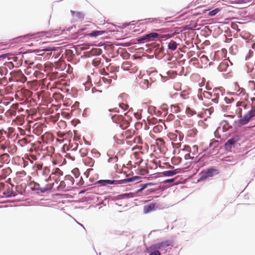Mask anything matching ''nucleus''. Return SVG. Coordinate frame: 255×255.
Instances as JSON below:
<instances>
[{
    "label": "nucleus",
    "mask_w": 255,
    "mask_h": 255,
    "mask_svg": "<svg viewBox=\"0 0 255 255\" xmlns=\"http://www.w3.org/2000/svg\"><path fill=\"white\" fill-rule=\"evenodd\" d=\"M252 109L255 111V106L252 108Z\"/></svg>",
    "instance_id": "64"
},
{
    "label": "nucleus",
    "mask_w": 255,
    "mask_h": 255,
    "mask_svg": "<svg viewBox=\"0 0 255 255\" xmlns=\"http://www.w3.org/2000/svg\"><path fill=\"white\" fill-rule=\"evenodd\" d=\"M155 210V204L150 203L146 205H145L143 207V212L145 214H147L152 211Z\"/></svg>",
    "instance_id": "10"
},
{
    "label": "nucleus",
    "mask_w": 255,
    "mask_h": 255,
    "mask_svg": "<svg viewBox=\"0 0 255 255\" xmlns=\"http://www.w3.org/2000/svg\"><path fill=\"white\" fill-rule=\"evenodd\" d=\"M155 251L152 252L149 255H161L160 252L157 250H154Z\"/></svg>",
    "instance_id": "47"
},
{
    "label": "nucleus",
    "mask_w": 255,
    "mask_h": 255,
    "mask_svg": "<svg viewBox=\"0 0 255 255\" xmlns=\"http://www.w3.org/2000/svg\"><path fill=\"white\" fill-rule=\"evenodd\" d=\"M159 34L157 33L151 32L146 35V37L147 38V40L150 41L158 38Z\"/></svg>",
    "instance_id": "13"
},
{
    "label": "nucleus",
    "mask_w": 255,
    "mask_h": 255,
    "mask_svg": "<svg viewBox=\"0 0 255 255\" xmlns=\"http://www.w3.org/2000/svg\"><path fill=\"white\" fill-rule=\"evenodd\" d=\"M135 130L133 129H129L122 133L123 136H125L127 138H130L132 135L134 134Z\"/></svg>",
    "instance_id": "12"
},
{
    "label": "nucleus",
    "mask_w": 255,
    "mask_h": 255,
    "mask_svg": "<svg viewBox=\"0 0 255 255\" xmlns=\"http://www.w3.org/2000/svg\"><path fill=\"white\" fill-rule=\"evenodd\" d=\"M123 117L122 115H115L112 117V119L114 122L120 123L121 121L123 120Z\"/></svg>",
    "instance_id": "18"
},
{
    "label": "nucleus",
    "mask_w": 255,
    "mask_h": 255,
    "mask_svg": "<svg viewBox=\"0 0 255 255\" xmlns=\"http://www.w3.org/2000/svg\"><path fill=\"white\" fill-rule=\"evenodd\" d=\"M137 41L139 43H144L145 42L148 41L147 40V38L146 37V35L144 36H142L138 38L137 39Z\"/></svg>",
    "instance_id": "29"
},
{
    "label": "nucleus",
    "mask_w": 255,
    "mask_h": 255,
    "mask_svg": "<svg viewBox=\"0 0 255 255\" xmlns=\"http://www.w3.org/2000/svg\"><path fill=\"white\" fill-rule=\"evenodd\" d=\"M105 32V31H93L89 34V36L90 37H96L97 36L103 34Z\"/></svg>",
    "instance_id": "22"
},
{
    "label": "nucleus",
    "mask_w": 255,
    "mask_h": 255,
    "mask_svg": "<svg viewBox=\"0 0 255 255\" xmlns=\"http://www.w3.org/2000/svg\"><path fill=\"white\" fill-rule=\"evenodd\" d=\"M42 50L44 51H52L54 50V47L46 48L43 49Z\"/></svg>",
    "instance_id": "48"
},
{
    "label": "nucleus",
    "mask_w": 255,
    "mask_h": 255,
    "mask_svg": "<svg viewBox=\"0 0 255 255\" xmlns=\"http://www.w3.org/2000/svg\"><path fill=\"white\" fill-rule=\"evenodd\" d=\"M4 57V55H0V58Z\"/></svg>",
    "instance_id": "61"
},
{
    "label": "nucleus",
    "mask_w": 255,
    "mask_h": 255,
    "mask_svg": "<svg viewBox=\"0 0 255 255\" xmlns=\"http://www.w3.org/2000/svg\"><path fill=\"white\" fill-rule=\"evenodd\" d=\"M220 95V93L215 94L214 93V98L212 99V101L215 103H218Z\"/></svg>",
    "instance_id": "32"
},
{
    "label": "nucleus",
    "mask_w": 255,
    "mask_h": 255,
    "mask_svg": "<svg viewBox=\"0 0 255 255\" xmlns=\"http://www.w3.org/2000/svg\"><path fill=\"white\" fill-rule=\"evenodd\" d=\"M190 152H191V151H190ZM184 157L186 160H188L189 159H191L193 160L194 159V156H192V154H191V153L185 154Z\"/></svg>",
    "instance_id": "36"
},
{
    "label": "nucleus",
    "mask_w": 255,
    "mask_h": 255,
    "mask_svg": "<svg viewBox=\"0 0 255 255\" xmlns=\"http://www.w3.org/2000/svg\"><path fill=\"white\" fill-rule=\"evenodd\" d=\"M85 163L87 164L90 166H92L94 164V160L91 158H87L85 159Z\"/></svg>",
    "instance_id": "27"
},
{
    "label": "nucleus",
    "mask_w": 255,
    "mask_h": 255,
    "mask_svg": "<svg viewBox=\"0 0 255 255\" xmlns=\"http://www.w3.org/2000/svg\"><path fill=\"white\" fill-rule=\"evenodd\" d=\"M208 149H209V153L211 155H215L218 153L219 147V141L213 139L210 142Z\"/></svg>",
    "instance_id": "5"
},
{
    "label": "nucleus",
    "mask_w": 255,
    "mask_h": 255,
    "mask_svg": "<svg viewBox=\"0 0 255 255\" xmlns=\"http://www.w3.org/2000/svg\"><path fill=\"white\" fill-rule=\"evenodd\" d=\"M55 196H61V194H55Z\"/></svg>",
    "instance_id": "60"
},
{
    "label": "nucleus",
    "mask_w": 255,
    "mask_h": 255,
    "mask_svg": "<svg viewBox=\"0 0 255 255\" xmlns=\"http://www.w3.org/2000/svg\"><path fill=\"white\" fill-rule=\"evenodd\" d=\"M172 110L174 113H178L180 111V108L178 106H171Z\"/></svg>",
    "instance_id": "37"
},
{
    "label": "nucleus",
    "mask_w": 255,
    "mask_h": 255,
    "mask_svg": "<svg viewBox=\"0 0 255 255\" xmlns=\"http://www.w3.org/2000/svg\"><path fill=\"white\" fill-rule=\"evenodd\" d=\"M224 100L225 101V102L227 104H230L233 101V99L232 98L230 99L227 97H225L224 98Z\"/></svg>",
    "instance_id": "44"
},
{
    "label": "nucleus",
    "mask_w": 255,
    "mask_h": 255,
    "mask_svg": "<svg viewBox=\"0 0 255 255\" xmlns=\"http://www.w3.org/2000/svg\"><path fill=\"white\" fill-rule=\"evenodd\" d=\"M193 152H191L192 156L196 155L198 153V146L197 145H194L192 147Z\"/></svg>",
    "instance_id": "35"
},
{
    "label": "nucleus",
    "mask_w": 255,
    "mask_h": 255,
    "mask_svg": "<svg viewBox=\"0 0 255 255\" xmlns=\"http://www.w3.org/2000/svg\"><path fill=\"white\" fill-rule=\"evenodd\" d=\"M171 242L169 241H165L161 243L153 245L149 248V250L153 251L154 250H165L166 248L170 246Z\"/></svg>",
    "instance_id": "4"
},
{
    "label": "nucleus",
    "mask_w": 255,
    "mask_h": 255,
    "mask_svg": "<svg viewBox=\"0 0 255 255\" xmlns=\"http://www.w3.org/2000/svg\"><path fill=\"white\" fill-rule=\"evenodd\" d=\"M134 193H131L128 194H125L123 196L127 198L132 197L133 196Z\"/></svg>",
    "instance_id": "46"
},
{
    "label": "nucleus",
    "mask_w": 255,
    "mask_h": 255,
    "mask_svg": "<svg viewBox=\"0 0 255 255\" xmlns=\"http://www.w3.org/2000/svg\"><path fill=\"white\" fill-rule=\"evenodd\" d=\"M197 131V129H194H194H193V132L195 134H196V133Z\"/></svg>",
    "instance_id": "58"
},
{
    "label": "nucleus",
    "mask_w": 255,
    "mask_h": 255,
    "mask_svg": "<svg viewBox=\"0 0 255 255\" xmlns=\"http://www.w3.org/2000/svg\"><path fill=\"white\" fill-rule=\"evenodd\" d=\"M229 63H231V64L232 65L231 62L229 61H224L222 62L219 65L218 67V70L221 72L227 71V69L229 67Z\"/></svg>",
    "instance_id": "8"
},
{
    "label": "nucleus",
    "mask_w": 255,
    "mask_h": 255,
    "mask_svg": "<svg viewBox=\"0 0 255 255\" xmlns=\"http://www.w3.org/2000/svg\"><path fill=\"white\" fill-rule=\"evenodd\" d=\"M255 117V111L252 109L246 113L243 117L241 116V118L239 120L238 123L241 125H245Z\"/></svg>",
    "instance_id": "3"
},
{
    "label": "nucleus",
    "mask_w": 255,
    "mask_h": 255,
    "mask_svg": "<svg viewBox=\"0 0 255 255\" xmlns=\"http://www.w3.org/2000/svg\"><path fill=\"white\" fill-rule=\"evenodd\" d=\"M146 191H150V192L155 191V189H148Z\"/></svg>",
    "instance_id": "55"
},
{
    "label": "nucleus",
    "mask_w": 255,
    "mask_h": 255,
    "mask_svg": "<svg viewBox=\"0 0 255 255\" xmlns=\"http://www.w3.org/2000/svg\"><path fill=\"white\" fill-rule=\"evenodd\" d=\"M72 15L75 17L77 20L82 21L84 18V14L80 11H75L74 10H71Z\"/></svg>",
    "instance_id": "9"
},
{
    "label": "nucleus",
    "mask_w": 255,
    "mask_h": 255,
    "mask_svg": "<svg viewBox=\"0 0 255 255\" xmlns=\"http://www.w3.org/2000/svg\"><path fill=\"white\" fill-rule=\"evenodd\" d=\"M152 185L151 183H146V184H141L140 185V188L136 190V191H142L143 190L145 189L148 186Z\"/></svg>",
    "instance_id": "25"
},
{
    "label": "nucleus",
    "mask_w": 255,
    "mask_h": 255,
    "mask_svg": "<svg viewBox=\"0 0 255 255\" xmlns=\"http://www.w3.org/2000/svg\"><path fill=\"white\" fill-rule=\"evenodd\" d=\"M145 21H148V22L152 23H161L163 22V20H160L158 18H146L144 19Z\"/></svg>",
    "instance_id": "17"
},
{
    "label": "nucleus",
    "mask_w": 255,
    "mask_h": 255,
    "mask_svg": "<svg viewBox=\"0 0 255 255\" xmlns=\"http://www.w3.org/2000/svg\"><path fill=\"white\" fill-rule=\"evenodd\" d=\"M222 125V129L223 131L229 130L230 128H232V126L230 125L227 121H223L221 123Z\"/></svg>",
    "instance_id": "14"
},
{
    "label": "nucleus",
    "mask_w": 255,
    "mask_h": 255,
    "mask_svg": "<svg viewBox=\"0 0 255 255\" xmlns=\"http://www.w3.org/2000/svg\"><path fill=\"white\" fill-rule=\"evenodd\" d=\"M103 64L102 63V59L100 58H95L92 61V64L95 67H101Z\"/></svg>",
    "instance_id": "15"
},
{
    "label": "nucleus",
    "mask_w": 255,
    "mask_h": 255,
    "mask_svg": "<svg viewBox=\"0 0 255 255\" xmlns=\"http://www.w3.org/2000/svg\"><path fill=\"white\" fill-rule=\"evenodd\" d=\"M113 111H115L116 112H119V111H117L116 109H112V110H109V111H110V112H112Z\"/></svg>",
    "instance_id": "57"
},
{
    "label": "nucleus",
    "mask_w": 255,
    "mask_h": 255,
    "mask_svg": "<svg viewBox=\"0 0 255 255\" xmlns=\"http://www.w3.org/2000/svg\"><path fill=\"white\" fill-rule=\"evenodd\" d=\"M65 186H66L65 182L64 181H62L60 182V184H59L58 187L59 188L63 189V188H65Z\"/></svg>",
    "instance_id": "42"
},
{
    "label": "nucleus",
    "mask_w": 255,
    "mask_h": 255,
    "mask_svg": "<svg viewBox=\"0 0 255 255\" xmlns=\"http://www.w3.org/2000/svg\"><path fill=\"white\" fill-rule=\"evenodd\" d=\"M135 22V21H132L131 22V25H130V26H133V27H134V25L135 24L134 23V22Z\"/></svg>",
    "instance_id": "56"
},
{
    "label": "nucleus",
    "mask_w": 255,
    "mask_h": 255,
    "mask_svg": "<svg viewBox=\"0 0 255 255\" xmlns=\"http://www.w3.org/2000/svg\"><path fill=\"white\" fill-rule=\"evenodd\" d=\"M131 25V22H128V23H127V22H125V23H123L122 26H121V28L122 29H124L125 28H126L128 26H129Z\"/></svg>",
    "instance_id": "41"
},
{
    "label": "nucleus",
    "mask_w": 255,
    "mask_h": 255,
    "mask_svg": "<svg viewBox=\"0 0 255 255\" xmlns=\"http://www.w3.org/2000/svg\"><path fill=\"white\" fill-rule=\"evenodd\" d=\"M118 157L117 156H114V157H110L109 159H108V162H112L113 161H117L118 160Z\"/></svg>",
    "instance_id": "39"
},
{
    "label": "nucleus",
    "mask_w": 255,
    "mask_h": 255,
    "mask_svg": "<svg viewBox=\"0 0 255 255\" xmlns=\"http://www.w3.org/2000/svg\"><path fill=\"white\" fill-rule=\"evenodd\" d=\"M204 96H206V97H208V96H209L211 97H214V92H206L204 94Z\"/></svg>",
    "instance_id": "45"
},
{
    "label": "nucleus",
    "mask_w": 255,
    "mask_h": 255,
    "mask_svg": "<svg viewBox=\"0 0 255 255\" xmlns=\"http://www.w3.org/2000/svg\"><path fill=\"white\" fill-rule=\"evenodd\" d=\"M11 169L9 167H7V168L3 170V173L5 174H9L11 172Z\"/></svg>",
    "instance_id": "43"
},
{
    "label": "nucleus",
    "mask_w": 255,
    "mask_h": 255,
    "mask_svg": "<svg viewBox=\"0 0 255 255\" xmlns=\"http://www.w3.org/2000/svg\"><path fill=\"white\" fill-rule=\"evenodd\" d=\"M79 152L81 154V156L82 157H84L87 155L88 151L87 148H82L80 149Z\"/></svg>",
    "instance_id": "26"
},
{
    "label": "nucleus",
    "mask_w": 255,
    "mask_h": 255,
    "mask_svg": "<svg viewBox=\"0 0 255 255\" xmlns=\"http://www.w3.org/2000/svg\"><path fill=\"white\" fill-rule=\"evenodd\" d=\"M51 33H52V34H52V35H56V33H57V30H54V31H52L51 32Z\"/></svg>",
    "instance_id": "54"
},
{
    "label": "nucleus",
    "mask_w": 255,
    "mask_h": 255,
    "mask_svg": "<svg viewBox=\"0 0 255 255\" xmlns=\"http://www.w3.org/2000/svg\"><path fill=\"white\" fill-rule=\"evenodd\" d=\"M33 36V34H27L24 36L25 37L30 38V37H32Z\"/></svg>",
    "instance_id": "53"
},
{
    "label": "nucleus",
    "mask_w": 255,
    "mask_h": 255,
    "mask_svg": "<svg viewBox=\"0 0 255 255\" xmlns=\"http://www.w3.org/2000/svg\"><path fill=\"white\" fill-rule=\"evenodd\" d=\"M242 92H244V93H245V90L244 89H242L241 93H242Z\"/></svg>",
    "instance_id": "62"
},
{
    "label": "nucleus",
    "mask_w": 255,
    "mask_h": 255,
    "mask_svg": "<svg viewBox=\"0 0 255 255\" xmlns=\"http://www.w3.org/2000/svg\"><path fill=\"white\" fill-rule=\"evenodd\" d=\"M177 45L178 44L175 41L171 40L168 44V48L170 50H175L177 48Z\"/></svg>",
    "instance_id": "19"
},
{
    "label": "nucleus",
    "mask_w": 255,
    "mask_h": 255,
    "mask_svg": "<svg viewBox=\"0 0 255 255\" xmlns=\"http://www.w3.org/2000/svg\"><path fill=\"white\" fill-rule=\"evenodd\" d=\"M38 169H41L42 168V166L41 165H38Z\"/></svg>",
    "instance_id": "59"
},
{
    "label": "nucleus",
    "mask_w": 255,
    "mask_h": 255,
    "mask_svg": "<svg viewBox=\"0 0 255 255\" xmlns=\"http://www.w3.org/2000/svg\"><path fill=\"white\" fill-rule=\"evenodd\" d=\"M140 87L143 89H146L149 87V83L147 80H143L140 83Z\"/></svg>",
    "instance_id": "23"
},
{
    "label": "nucleus",
    "mask_w": 255,
    "mask_h": 255,
    "mask_svg": "<svg viewBox=\"0 0 255 255\" xmlns=\"http://www.w3.org/2000/svg\"><path fill=\"white\" fill-rule=\"evenodd\" d=\"M223 88L222 87L220 88H216L214 89L213 92L215 93V94L220 93V95H223V93L222 91Z\"/></svg>",
    "instance_id": "31"
},
{
    "label": "nucleus",
    "mask_w": 255,
    "mask_h": 255,
    "mask_svg": "<svg viewBox=\"0 0 255 255\" xmlns=\"http://www.w3.org/2000/svg\"><path fill=\"white\" fill-rule=\"evenodd\" d=\"M249 83L250 85H252L253 86L255 85V82L254 81H250Z\"/></svg>",
    "instance_id": "52"
},
{
    "label": "nucleus",
    "mask_w": 255,
    "mask_h": 255,
    "mask_svg": "<svg viewBox=\"0 0 255 255\" xmlns=\"http://www.w3.org/2000/svg\"><path fill=\"white\" fill-rule=\"evenodd\" d=\"M0 193H2V195H0V198L9 197L16 195V192H0Z\"/></svg>",
    "instance_id": "21"
},
{
    "label": "nucleus",
    "mask_w": 255,
    "mask_h": 255,
    "mask_svg": "<svg viewBox=\"0 0 255 255\" xmlns=\"http://www.w3.org/2000/svg\"><path fill=\"white\" fill-rule=\"evenodd\" d=\"M251 1V0H238V2L240 3H248Z\"/></svg>",
    "instance_id": "50"
},
{
    "label": "nucleus",
    "mask_w": 255,
    "mask_h": 255,
    "mask_svg": "<svg viewBox=\"0 0 255 255\" xmlns=\"http://www.w3.org/2000/svg\"><path fill=\"white\" fill-rule=\"evenodd\" d=\"M139 178L140 177L139 176H135L123 180H99L96 182V184L100 186H107L108 189H112L111 186L112 185H115L127 183L128 182L134 181Z\"/></svg>",
    "instance_id": "1"
},
{
    "label": "nucleus",
    "mask_w": 255,
    "mask_h": 255,
    "mask_svg": "<svg viewBox=\"0 0 255 255\" xmlns=\"http://www.w3.org/2000/svg\"><path fill=\"white\" fill-rule=\"evenodd\" d=\"M180 169L177 168L173 170H166L161 173V174L164 176H173L177 173H180Z\"/></svg>",
    "instance_id": "7"
},
{
    "label": "nucleus",
    "mask_w": 255,
    "mask_h": 255,
    "mask_svg": "<svg viewBox=\"0 0 255 255\" xmlns=\"http://www.w3.org/2000/svg\"><path fill=\"white\" fill-rule=\"evenodd\" d=\"M134 142L138 144H141L142 143V142L141 138L139 136H137L134 138Z\"/></svg>",
    "instance_id": "38"
},
{
    "label": "nucleus",
    "mask_w": 255,
    "mask_h": 255,
    "mask_svg": "<svg viewBox=\"0 0 255 255\" xmlns=\"http://www.w3.org/2000/svg\"><path fill=\"white\" fill-rule=\"evenodd\" d=\"M103 80L104 83L106 84H110L112 82V80L110 79H107L106 78L104 77L103 78Z\"/></svg>",
    "instance_id": "40"
},
{
    "label": "nucleus",
    "mask_w": 255,
    "mask_h": 255,
    "mask_svg": "<svg viewBox=\"0 0 255 255\" xmlns=\"http://www.w3.org/2000/svg\"><path fill=\"white\" fill-rule=\"evenodd\" d=\"M31 189L32 190H39L40 191H48V190L46 189H42L40 187V185L36 182L31 183L30 184Z\"/></svg>",
    "instance_id": "11"
},
{
    "label": "nucleus",
    "mask_w": 255,
    "mask_h": 255,
    "mask_svg": "<svg viewBox=\"0 0 255 255\" xmlns=\"http://www.w3.org/2000/svg\"><path fill=\"white\" fill-rule=\"evenodd\" d=\"M219 11V9L218 8H216L210 11L208 13V15L211 16H215L218 12Z\"/></svg>",
    "instance_id": "33"
},
{
    "label": "nucleus",
    "mask_w": 255,
    "mask_h": 255,
    "mask_svg": "<svg viewBox=\"0 0 255 255\" xmlns=\"http://www.w3.org/2000/svg\"><path fill=\"white\" fill-rule=\"evenodd\" d=\"M186 113L188 116H192L196 114L195 111L190 109V108H187L186 109Z\"/></svg>",
    "instance_id": "28"
},
{
    "label": "nucleus",
    "mask_w": 255,
    "mask_h": 255,
    "mask_svg": "<svg viewBox=\"0 0 255 255\" xmlns=\"http://www.w3.org/2000/svg\"><path fill=\"white\" fill-rule=\"evenodd\" d=\"M95 92H101V91H99V90H97L95 88H93L92 89V93H94Z\"/></svg>",
    "instance_id": "51"
},
{
    "label": "nucleus",
    "mask_w": 255,
    "mask_h": 255,
    "mask_svg": "<svg viewBox=\"0 0 255 255\" xmlns=\"http://www.w3.org/2000/svg\"><path fill=\"white\" fill-rule=\"evenodd\" d=\"M119 124L120 127L123 129L127 128L129 125V123L125 120L124 117H123V120L121 121Z\"/></svg>",
    "instance_id": "16"
},
{
    "label": "nucleus",
    "mask_w": 255,
    "mask_h": 255,
    "mask_svg": "<svg viewBox=\"0 0 255 255\" xmlns=\"http://www.w3.org/2000/svg\"><path fill=\"white\" fill-rule=\"evenodd\" d=\"M174 180H175L174 178L164 180V183H173L174 182Z\"/></svg>",
    "instance_id": "49"
},
{
    "label": "nucleus",
    "mask_w": 255,
    "mask_h": 255,
    "mask_svg": "<svg viewBox=\"0 0 255 255\" xmlns=\"http://www.w3.org/2000/svg\"><path fill=\"white\" fill-rule=\"evenodd\" d=\"M65 180L67 182V183L68 184H73V183H74L73 178L69 175H66L65 177Z\"/></svg>",
    "instance_id": "24"
},
{
    "label": "nucleus",
    "mask_w": 255,
    "mask_h": 255,
    "mask_svg": "<svg viewBox=\"0 0 255 255\" xmlns=\"http://www.w3.org/2000/svg\"><path fill=\"white\" fill-rule=\"evenodd\" d=\"M169 168H170L172 169V168H174V166H171V165H170V166H169Z\"/></svg>",
    "instance_id": "63"
},
{
    "label": "nucleus",
    "mask_w": 255,
    "mask_h": 255,
    "mask_svg": "<svg viewBox=\"0 0 255 255\" xmlns=\"http://www.w3.org/2000/svg\"><path fill=\"white\" fill-rule=\"evenodd\" d=\"M237 141V137H232L227 140L225 144V148L227 151L231 150L232 147Z\"/></svg>",
    "instance_id": "6"
},
{
    "label": "nucleus",
    "mask_w": 255,
    "mask_h": 255,
    "mask_svg": "<svg viewBox=\"0 0 255 255\" xmlns=\"http://www.w3.org/2000/svg\"><path fill=\"white\" fill-rule=\"evenodd\" d=\"M219 173L218 170L214 167H210L200 173V178L198 181H202L208 178L212 177Z\"/></svg>",
    "instance_id": "2"
},
{
    "label": "nucleus",
    "mask_w": 255,
    "mask_h": 255,
    "mask_svg": "<svg viewBox=\"0 0 255 255\" xmlns=\"http://www.w3.org/2000/svg\"><path fill=\"white\" fill-rule=\"evenodd\" d=\"M50 172V169L48 167H45L43 169L42 174L46 177Z\"/></svg>",
    "instance_id": "34"
},
{
    "label": "nucleus",
    "mask_w": 255,
    "mask_h": 255,
    "mask_svg": "<svg viewBox=\"0 0 255 255\" xmlns=\"http://www.w3.org/2000/svg\"><path fill=\"white\" fill-rule=\"evenodd\" d=\"M131 66V64L128 62L123 63L122 68L124 70H128Z\"/></svg>",
    "instance_id": "30"
},
{
    "label": "nucleus",
    "mask_w": 255,
    "mask_h": 255,
    "mask_svg": "<svg viewBox=\"0 0 255 255\" xmlns=\"http://www.w3.org/2000/svg\"><path fill=\"white\" fill-rule=\"evenodd\" d=\"M63 175V172L58 168L54 169L52 173L50 175V177L52 175H56L57 176H60Z\"/></svg>",
    "instance_id": "20"
}]
</instances>
